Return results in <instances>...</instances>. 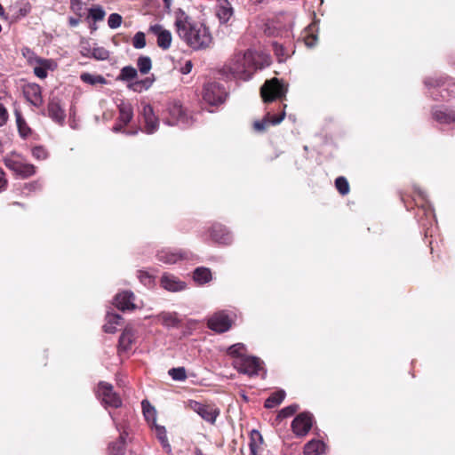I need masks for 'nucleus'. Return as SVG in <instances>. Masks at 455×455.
Here are the masks:
<instances>
[{"label":"nucleus","mask_w":455,"mask_h":455,"mask_svg":"<svg viewBox=\"0 0 455 455\" xmlns=\"http://www.w3.org/2000/svg\"><path fill=\"white\" fill-rule=\"evenodd\" d=\"M246 347L245 345L243 343H236L232 346H230L228 348V354L231 356H234L235 359L238 358L239 356H246L243 353L245 352Z\"/></svg>","instance_id":"nucleus-39"},{"label":"nucleus","mask_w":455,"mask_h":455,"mask_svg":"<svg viewBox=\"0 0 455 455\" xmlns=\"http://www.w3.org/2000/svg\"><path fill=\"white\" fill-rule=\"evenodd\" d=\"M4 14V10L2 4H0V15L3 16Z\"/></svg>","instance_id":"nucleus-63"},{"label":"nucleus","mask_w":455,"mask_h":455,"mask_svg":"<svg viewBox=\"0 0 455 455\" xmlns=\"http://www.w3.org/2000/svg\"><path fill=\"white\" fill-rule=\"evenodd\" d=\"M188 406L190 410L197 413L205 421L213 424L220 414V411L213 405L204 404L197 401L189 400Z\"/></svg>","instance_id":"nucleus-9"},{"label":"nucleus","mask_w":455,"mask_h":455,"mask_svg":"<svg viewBox=\"0 0 455 455\" xmlns=\"http://www.w3.org/2000/svg\"><path fill=\"white\" fill-rule=\"evenodd\" d=\"M80 78L84 83L91 84V85H95L97 84H106L105 78L100 75L83 73L81 75Z\"/></svg>","instance_id":"nucleus-37"},{"label":"nucleus","mask_w":455,"mask_h":455,"mask_svg":"<svg viewBox=\"0 0 455 455\" xmlns=\"http://www.w3.org/2000/svg\"><path fill=\"white\" fill-rule=\"evenodd\" d=\"M48 115L49 116L58 124H63L66 115L60 105L59 101L54 99L52 100L48 104Z\"/></svg>","instance_id":"nucleus-26"},{"label":"nucleus","mask_w":455,"mask_h":455,"mask_svg":"<svg viewBox=\"0 0 455 455\" xmlns=\"http://www.w3.org/2000/svg\"><path fill=\"white\" fill-rule=\"evenodd\" d=\"M211 237L216 243L228 244L232 241L231 234L220 224H214L211 228Z\"/></svg>","instance_id":"nucleus-23"},{"label":"nucleus","mask_w":455,"mask_h":455,"mask_svg":"<svg viewBox=\"0 0 455 455\" xmlns=\"http://www.w3.org/2000/svg\"><path fill=\"white\" fill-rule=\"evenodd\" d=\"M149 31H151L157 37V45L164 49L167 50L170 48L172 44V36L169 30L164 28L159 24H155L150 26Z\"/></svg>","instance_id":"nucleus-17"},{"label":"nucleus","mask_w":455,"mask_h":455,"mask_svg":"<svg viewBox=\"0 0 455 455\" xmlns=\"http://www.w3.org/2000/svg\"><path fill=\"white\" fill-rule=\"evenodd\" d=\"M22 56L27 60L29 65H34V63L37 62L40 57L36 56V54L28 47H23L21 49Z\"/></svg>","instance_id":"nucleus-42"},{"label":"nucleus","mask_w":455,"mask_h":455,"mask_svg":"<svg viewBox=\"0 0 455 455\" xmlns=\"http://www.w3.org/2000/svg\"><path fill=\"white\" fill-rule=\"evenodd\" d=\"M143 415L148 422H152L154 426L156 425V411L155 408L148 402L147 400H143L141 403Z\"/></svg>","instance_id":"nucleus-32"},{"label":"nucleus","mask_w":455,"mask_h":455,"mask_svg":"<svg viewBox=\"0 0 455 455\" xmlns=\"http://www.w3.org/2000/svg\"><path fill=\"white\" fill-rule=\"evenodd\" d=\"M116 386H118L119 387H126V385L128 383V380L126 378H124L123 376H120L119 374H116Z\"/></svg>","instance_id":"nucleus-53"},{"label":"nucleus","mask_w":455,"mask_h":455,"mask_svg":"<svg viewBox=\"0 0 455 455\" xmlns=\"http://www.w3.org/2000/svg\"><path fill=\"white\" fill-rule=\"evenodd\" d=\"M299 409L297 404H291L287 407L283 408L278 413V419H283L288 417L292 416Z\"/></svg>","instance_id":"nucleus-43"},{"label":"nucleus","mask_w":455,"mask_h":455,"mask_svg":"<svg viewBox=\"0 0 455 455\" xmlns=\"http://www.w3.org/2000/svg\"><path fill=\"white\" fill-rule=\"evenodd\" d=\"M215 13L221 24L228 23L234 15V9L228 0H216Z\"/></svg>","instance_id":"nucleus-19"},{"label":"nucleus","mask_w":455,"mask_h":455,"mask_svg":"<svg viewBox=\"0 0 455 455\" xmlns=\"http://www.w3.org/2000/svg\"><path fill=\"white\" fill-rule=\"evenodd\" d=\"M193 68V63L191 60H187L185 64L180 68V72L183 75H188L191 72Z\"/></svg>","instance_id":"nucleus-52"},{"label":"nucleus","mask_w":455,"mask_h":455,"mask_svg":"<svg viewBox=\"0 0 455 455\" xmlns=\"http://www.w3.org/2000/svg\"><path fill=\"white\" fill-rule=\"evenodd\" d=\"M285 397V392L283 390H279L273 393L266 401L265 407L271 409L279 405Z\"/></svg>","instance_id":"nucleus-33"},{"label":"nucleus","mask_w":455,"mask_h":455,"mask_svg":"<svg viewBox=\"0 0 455 455\" xmlns=\"http://www.w3.org/2000/svg\"><path fill=\"white\" fill-rule=\"evenodd\" d=\"M193 279L200 285L205 284L212 279V272L208 267H196L193 272Z\"/></svg>","instance_id":"nucleus-28"},{"label":"nucleus","mask_w":455,"mask_h":455,"mask_svg":"<svg viewBox=\"0 0 455 455\" xmlns=\"http://www.w3.org/2000/svg\"><path fill=\"white\" fill-rule=\"evenodd\" d=\"M335 187L342 196H345L349 192L348 181L344 177H339L336 179Z\"/></svg>","instance_id":"nucleus-41"},{"label":"nucleus","mask_w":455,"mask_h":455,"mask_svg":"<svg viewBox=\"0 0 455 455\" xmlns=\"http://www.w3.org/2000/svg\"><path fill=\"white\" fill-rule=\"evenodd\" d=\"M122 23V16L116 13V28H118Z\"/></svg>","instance_id":"nucleus-61"},{"label":"nucleus","mask_w":455,"mask_h":455,"mask_svg":"<svg viewBox=\"0 0 455 455\" xmlns=\"http://www.w3.org/2000/svg\"><path fill=\"white\" fill-rule=\"evenodd\" d=\"M136 297L132 291L125 290L116 294V308L126 312L133 311L137 306L135 304Z\"/></svg>","instance_id":"nucleus-13"},{"label":"nucleus","mask_w":455,"mask_h":455,"mask_svg":"<svg viewBox=\"0 0 455 455\" xmlns=\"http://www.w3.org/2000/svg\"><path fill=\"white\" fill-rule=\"evenodd\" d=\"M116 408L120 407L122 405V402L120 398L118 397L117 393L116 392V403H115Z\"/></svg>","instance_id":"nucleus-62"},{"label":"nucleus","mask_w":455,"mask_h":455,"mask_svg":"<svg viewBox=\"0 0 455 455\" xmlns=\"http://www.w3.org/2000/svg\"><path fill=\"white\" fill-rule=\"evenodd\" d=\"M12 168L17 174L23 178L32 176L36 172V168L33 164L21 162H14Z\"/></svg>","instance_id":"nucleus-30"},{"label":"nucleus","mask_w":455,"mask_h":455,"mask_svg":"<svg viewBox=\"0 0 455 455\" xmlns=\"http://www.w3.org/2000/svg\"><path fill=\"white\" fill-rule=\"evenodd\" d=\"M97 396L105 409L108 410V413L112 417L111 408L114 405V392L112 386L106 382H100L98 387Z\"/></svg>","instance_id":"nucleus-15"},{"label":"nucleus","mask_w":455,"mask_h":455,"mask_svg":"<svg viewBox=\"0 0 455 455\" xmlns=\"http://www.w3.org/2000/svg\"><path fill=\"white\" fill-rule=\"evenodd\" d=\"M173 380L183 381L187 379V373L184 367L172 368L168 371Z\"/></svg>","instance_id":"nucleus-40"},{"label":"nucleus","mask_w":455,"mask_h":455,"mask_svg":"<svg viewBox=\"0 0 455 455\" xmlns=\"http://www.w3.org/2000/svg\"><path fill=\"white\" fill-rule=\"evenodd\" d=\"M6 184H7V180H6V179L4 178V171L0 168V190L4 189V188H5V187H6Z\"/></svg>","instance_id":"nucleus-55"},{"label":"nucleus","mask_w":455,"mask_h":455,"mask_svg":"<svg viewBox=\"0 0 455 455\" xmlns=\"http://www.w3.org/2000/svg\"><path fill=\"white\" fill-rule=\"evenodd\" d=\"M26 188H28L30 191L31 190L34 191V190H36V189H40L41 188V184L38 181H35V182L27 184L26 185Z\"/></svg>","instance_id":"nucleus-56"},{"label":"nucleus","mask_w":455,"mask_h":455,"mask_svg":"<svg viewBox=\"0 0 455 455\" xmlns=\"http://www.w3.org/2000/svg\"><path fill=\"white\" fill-rule=\"evenodd\" d=\"M8 120V112L4 105L0 102V127L4 125Z\"/></svg>","instance_id":"nucleus-51"},{"label":"nucleus","mask_w":455,"mask_h":455,"mask_svg":"<svg viewBox=\"0 0 455 455\" xmlns=\"http://www.w3.org/2000/svg\"><path fill=\"white\" fill-rule=\"evenodd\" d=\"M119 123L116 124V132L122 131L123 126L127 125L133 118V108L128 101H122L118 105Z\"/></svg>","instance_id":"nucleus-18"},{"label":"nucleus","mask_w":455,"mask_h":455,"mask_svg":"<svg viewBox=\"0 0 455 455\" xmlns=\"http://www.w3.org/2000/svg\"><path fill=\"white\" fill-rule=\"evenodd\" d=\"M250 445L255 444L257 446V449H261V445L263 443V437L261 434L258 430H252L251 433V438H250Z\"/></svg>","instance_id":"nucleus-46"},{"label":"nucleus","mask_w":455,"mask_h":455,"mask_svg":"<svg viewBox=\"0 0 455 455\" xmlns=\"http://www.w3.org/2000/svg\"><path fill=\"white\" fill-rule=\"evenodd\" d=\"M162 323L167 327H175L179 325L180 319L177 313L164 312L159 315Z\"/></svg>","instance_id":"nucleus-34"},{"label":"nucleus","mask_w":455,"mask_h":455,"mask_svg":"<svg viewBox=\"0 0 455 455\" xmlns=\"http://www.w3.org/2000/svg\"><path fill=\"white\" fill-rule=\"evenodd\" d=\"M425 85L427 88H440L441 91V97L445 98L446 95L443 94V92H446L447 95H449V91L451 87L455 86V83L452 81V79H450L448 77H427L425 82Z\"/></svg>","instance_id":"nucleus-16"},{"label":"nucleus","mask_w":455,"mask_h":455,"mask_svg":"<svg viewBox=\"0 0 455 455\" xmlns=\"http://www.w3.org/2000/svg\"><path fill=\"white\" fill-rule=\"evenodd\" d=\"M133 47L136 49H142L146 46L145 34L143 32H137L132 39Z\"/></svg>","instance_id":"nucleus-44"},{"label":"nucleus","mask_w":455,"mask_h":455,"mask_svg":"<svg viewBox=\"0 0 455 455\" xmlns=\"http://www.w3.org/2000/svg\"><path fill=\"white\" fill-rule=\"evenodd\" d=\"M226 97L227 92L220 84L212 82L204 85L203 98L208 104H221L226 100Z\"/></svg>","instance_id":"nucleus-7"},{"label":"nucleus","mask_w":455,"mask_h":455,"mask_svg":"<svg viewBox=\"0 0 455 455\" xmlns=\"http://www.w3.org/2000/svg\"><path fill=\"white\" fill-rule=\"evenodd\" d=\"M138 71L132 66L123 68L118 76V79L127 83V87L134 92H142L148 91L155 82L154 75L147 76L140 80H136Z\"/></svg>","instance_id":"nucleus-4"},{"label":"nucleus","mask_w":455,"mask_h":455,"mask_svg":"<svg viewBox=\"0 0 455 455\" xmlns=\"http://www.w3.org/2000/svg\"><path fill=\"white\" fill-rule=\"evenodd\" d=\"M155 427L156 431V436L163 447L168 449V451H171V445L168 442L165 427L158 425H156Z\"/></svg>","instance_id":"nucleus-38"},{"label":"nucleus","mask_w":455,"mask_h":455,"mask_svg":"<svg viewBox=\"0 0 455 455\" xmlns=\"http://www.w3.org/2000/svg\"><path fill=\"white\" fill-rule=\"evenodd\" d=\"M123 132L125 134H128V135H134L138 132V129L135 128V129L124 130Z\"/></svg>","instance_id":"nucleus-60"},{"label":"nucleus","mask_w":455,"mask_h":455,"mask_svg":"<svg viewBox=\"0 0 455 455\" xmlns=\"http://www.w3.org/2000/svg\"><path fill=\"white\" fill-rule=\"evenodd\" d=\"M267 55L252 50L235 52L223 66L222 73L228 77L249 80L257 68L268 65Z\"/></svg>","instance_id":"nucleus-2"},{"label":"nucleus","mask_w":455,"mask_h":455,"mask_svg":"<svg viewBox=\"0 0 455 455\" xmlns=\"http://www.w3.org/2000/svg\"><path fill=\"white\" fill-rule=\"evenodd\" d=\"M108 24L109 28H114V24H115V21H114V13H111V14L108 16Z\"/></svg>","instance_id":"nucleus-59"},{"label":"nucleus","mask_w":455,"mask_h":455,"mask_svg":"<svg viewBox=\"0 0 455 455\" xmlns=\"http://www.w3.org/2000/svg\"><path fill=\"white\" fill-rule=\"evenodd\" d=\"M164 122L167 125L186 128L192 124V117L188 114L179 100H170L164 111Z\"/></svg>","instance_id":"nucleus-3"},{"label":"nucleus","mask_w":455,"mask_h":455,"mask_svg":"<svg viewBox=\"0 0 455 455\" xmlns=\"http://www.w3.org/2000/svg\"><path fill=\"white\" fill-rule=\"evenodd\" d=\"M134 339V331L131 326L125 327L119 337L118 351L120 354L127 352L131 349Z\"/></svg>","instance_id":"nucleus-25"},{"label":"nucleus","mask_w":455,"mask_h":455,"mask_svg":"<svg viewBox=\"0 0 455 455\" xmlns=\"http://www.w3.org/2000/svg\"><path fill=\"white\" fill-rule=\"evenodd\" d=\"M174 25L179 37L191 49L204 51L209 49L213 38L206 25L195 21L182 9L174 12Z\"/></svg>","instance_id":"nucleus-1"},{"label":"nucleus","mask_w":455,"mask_h":455,"mask_svg":"<svg viewBox=\"0 0 455 455\" xmlns=\"http://www.w3.org/2000/svg\"><path fill=\"white\" fill-rule=\"evenodd\" d=\"M317 37L315 36H307L305 37V44L307 47H314L316 44Z\"/></svg>","instance_id":"nucleus-54"},{"label":"nucleus","mask_w":455,"mask_h":455,"mask_svg":"<svg viewBox=\"0 0 455 455\" xmlns=\"http://www.w3.org/2000/svg\"><path fill=\"white\" fill-rule=\"evenodd\" d=\"M16 122L19 128V131L22 136H27L29 132V128L27 126L25 120L22 118L21 115L16 111Z\"/></svg>","instance_id":"nucleus-45"},{"label":"nucleus","mask_w":455,"mask_h":455,"mask_svg":"<svg viewBox=\"0 0 455 455\" xmlns=\"http://www.w3.org/2000/svg\"><path fill=\"white\" fill-rule=\"evenodd\" d=\"M89 16L94 20H102L105 17V12L101 7H93L90 9Z\"/></svg>","instance_id":"nucleus-47"},{"label":"nucleus","mask_w":455,"mask_h":455,"mask_svg":"<svg viewBox=\"0 0 455 455\" xmlns=\"http://www.w3.org/2000/svg\"><path fill=\"white\" fill-rule=\"evenodd\" d=\"M137 67L142 75H147L152 68L151 59L148 56H140L137 60Z\"/></svg>","instance_id":"nucleus-36"},{"label":"nucleus","mask_w":455,"mask_h":455,"mask_svg":"<svg viewBox=\"0 0 455 455\" xmlns=\"http://www.w3.org/2000/svg\"><path fill=\"white\" fill-rule=\"evenodd\" d=\"M141 107L140 115L143 122V132L148 134H153L159 128V119L150 104L142 102Z\"/></svg>","instance_id":"nucleus-8"},{"label":"nucleus","mask_w":455,"mask_h":455,"mask_svg":"<svg viewBox=\"0 0 455 455\" xmlns=\"http://www.w3.org/2000/svg\"><path fill=\"white\" fill-rule=\"evenodd\" d=\"M233 364L238 371L249 376L258 375L263 370L262 362L255 356H239Z\"/></svg>","instance_id":"nucleus-6"},{"label":"nucleus","mask_w":455,"mask_h":455,"mask_svg":"<svg viewBox=\"0 0 455 455\" xmlns=\"http://www.w3.org/2000/svg\"><path fill=\"white\" fill-rule=\"evenodd\" d=\"M119 432L118 442H116V455H124L127 444L131 442V429L127 426L117 427Z\"/></svg>","instance_id":"nucleus-21"},{"label":"nucleus","mask_w":455,"mask_h":455,"mask_svg":"<svg viewBox=\"0 0 455 455\" xmlns=\"http://www.w3.org/2000/svg\"><path fill=\"white\" fill-rule=\"evenodd\" d=\"M68 23H69V25H70L71 27H76V26H77V25H78V23H79V20H78V19H76V18L71 17V18H69V20H68Z\"/></svg>","instance_id":"nucleus-58"},{"label":"nucleus","mask_w":455,"mask_h":455,"mask_svg":"<svg viewBox=\"0 0 455 455\" xmlns=\"http://www.w3.org/2000/svg\"><path fill=\"white\" fill-rule=\"evenodd\" d=\"M434 118L440 124L455 123V112L445 108H437L433 110Z\"/></svg>","instance_id":"nucleus-27"},{"label":"nucleus","mask_w":455,"mask_h":455,"mask_svg":"<svg viewBox=\"0 0 455 455\" xmlns=\"http://www.w3.org/2000/svg\"><path fill=\"white\" fill-rule=\"evenodd\" d=\"M137 277L139 281L146 287H152L155 283V277L149 272L140 269L137 271Z\"/></svg>","instance_id":"nucleus-35"},{"label":"nucleus","mask_w":455,"mask_h":455,"mask_svg":"<svg viewBox=\"0 0 455 455\" xmlns=\"http://www.w3.org/2000/svg\"><path fill=\"white\" fill-rule=\"evenodd\" d=\"M260 450L255 444L250 445V455H260Z\"/></svg>","instance_id":"nucleus-57"},{"label":"nucleus","mask_w":455,"mask_h":455,"mask_svg":"<svg viewBox=\"0 0 455 455\" xmlns=\"http://www.w3.org/2000/svg\"><path fill=\"white\" fill-rule=\"evenodd\" d=\"M313 425V417L307 412L299 413L291 422V428L297 436L306 435Z\"/></svg>","instance_id":"nucleus-12"},{"label":"nucleus","mask_w":455,"mask_h":455,"mask_svg":"<svg viewBox=\"0 0 455 455\" xmlns=\"http://www.w3.org/2000/svg\"><path fill=\"white\" fill-rule=\"evenodd\" d=\"M32 156L37 160H45L48 157V152L41 146L32 148Z\"/></svg>","instance_id":"nucleus-48"},{"label":"nucleus","mask_w":455,"mask_h":455,"mask_svg":"<svg viewBox=\"0 0 455 455\" xmlns=\"http://www.w3.org/2000/svg\"><path fill=\"white\" fill-rule=\"evenodd\" d=\"M325 444L320 440H311L304 447V455H321L323 453Z\"/></svg>","instance_id":"nucleus-29"},{"label":"nucleus","mask_w":455,"mask_h":455,"mask_svg":"<svg viewBox=\"0 0 455 455\" xmlns=\"http://www.w3.org/2000/svg\"><path fill=\"white\" fill-rule=\"evenodd\" d=\"M115 317H116V320L117 318H120L117 315H115ZM116 324H117V322H116Z\"/></svg>","instance_id":"nucleus-64"},{"label":"nucleus","mask_w":455,"mask_h":455,"mask_svg":"<svg viewBox=\"0 0 455 455\" xmlns=\"http://www.w3.org/2000/svg\"><path fill=\"white\" fill-rule=\"evenodd\" d=\"M34 74L41 78L44 79L47 76L48 70H54L57 68V63L51 59L40 58L37 62L32 65Z\"/></svg>","instance_id":"nucleus-20"},{"label":"nucleus","mask_w":455,"mask_h":455,"mask_svg":"<svg viewBox=\"0 0 455 455\" xmlns=\"http://www.w3.org/2000/svg\"><path fill=\"white\" fill-rule=\"evenodd\" d=\"M285 116V112L283 111L279 116H272L267 113L262 120H258L253 123V128L257 132H264L269 124H280Z\"/></svg>","instance_id":"nucleus-24"},{"label":"nucleus","mask_w":455,"mask_h":455,"mask_svg":"<svg viewBox=\"0 0 455 455\" xmlns=\"http://www.w3.org/2000/svg\"><path fill=\"white\" fill-rule=\"evenodd\" d=\"M107 323L103 325V331L107 333H113L114 332V315L110 312V310L107 311L106 315Z\"/></svg>","instance_id":"nucleus-49"},{"label":"nucleus","mask_w":455,"mask_h":455,"mask_svg":"<svg viewBox=\"0 0 455 455\" xmlns=\"http://www.w3.org/2000/svg\"><path fill=\"white\" fill-rule=\"evenodd\" d=\"M24 95L36 107H40L43 103L41 87L36 84H27L24 88Z\"/></svg>","instance_id":"nucleus-22"},{"label":"nucleus","mask_w":455,"mask_h":455,"mask_svg":"<svg viewBox=\"0 0 455 455\" xmlns=\"http://www.w3.org/2000/svg\"><path fill=\"white\" fill-rule=\"evenodd\" d=\"M189 252L183 250L164 248L157 251L156 259L158 261L172 265L189 258Z\"/></svg>","instance_id":"nucleus-10"},{"label":"nucleus","mask_w":455,"mask_h":455,"mask_svg":"<svg viewBox=\"0 0 455 455\" xmlns=\"http://www.w3.org/2000/svg\"><path fill=\"white\" fill-rule=\"evenodd\" d=\"M273 49H274L275 55L278 58L279 61H283L286 58L287 53H285L284 48L282 44H280L276 42H274Z\"/></svg>","instance_id":"nucleus-50"},{"label":"nucleus","mask_w":455,"mask_h":455,"mask_svg":"<svg viewBox=\"0 0 455 455\" xmlns=\"http://www.w3.org/2000/svg\"><path fill=\"white\" fill-rule=\"evenodd\" d=\"M82 52L85 56H92L94 59L100 60H106L108 57V52L105 48L96 45H93L89 49L84 47Z\"/></svg>","instance_id":"nucleus-31"},{"label":"nucleus","mask_w":455,"mask_h":455,"mask_svg":"<svg viewBox=\"0 0 455 455\" xmlns=\"http://www.w3.org/2000/svg\"><path fill=\"white\" fill-rule=\"evenodd\" d=\"M161 288L169 292H180L187 289V283L172 273L164 272L159 279Z\"/></svg>","instance_id":"nucleus-11"},{"label":"nucleus","mask_w":455,"mask_h":455,"mask_svg":"<svg viewBox=\"0 0 455 455\" xmlns=\"http://www.w3.org/2000/svg\"><path fill=\"white\" fill-rule=\"evenodd\" d=\"M207 325L216 332H225L231 327V320L224 312H218L208 319Z\"/></svg>","instance_id":"nucleus-14"},{"label":"nucleus","mask_w":455,"mask_h":455,"mask_svg":"<svg viewBox=\"0 0 455 455\" xmlns=\"http://www.w3.org/2000/svg\"><path fill=\"white\" fill-rule=\"evenodd\" d=\"M287 92V87L277 78H272L264 83L260 89V94L265 102H270L282 99Z\"/></svg>","instance_id":"nucleus-5"}]
</instances>
